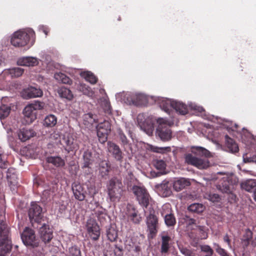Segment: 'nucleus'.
<instances>
[{"label": "nucleus", "instance_id": "ddd939ff", "mask_svg": "<svg viewBox=\"0 0 256 256\" xmlns=\"http://www.w3.org/2000/svg\"><path fill=\"white\" fill-rule=\"evenodd\" d=\"M146 224L148 230L152 237H153L157 233L158 228V218L153 210L150 211V214L146 216Z\"/></svg>", "mask_w": 256, "mask_h": 256}, {"label": "nucleus", "instance_id": "bb28decb", "mask_svg": "<svg viewBox=\"0 0 256 256\" xmlns=\"http://www.w3.org/2000/svg\"><path fill=\"white\" fill-rule=\"evenodd\" d=\"M170 238L167 234H162V236L160 252L162 254L168 252L170 249Z\"/></svg>", "mask_w": 256, "mask_h": 256}, {"label": "nucleus", "instance_id": "69168bd1", "mask_svg": "<svg viewBox=\"0 0 256 256\" xmlns=\"http://www.w3.org/2000/svg\"><path fill=\"white\" fill-rule=\"evenodd\" d=\"M188 225H191L196 224V220L193 218H190L188 222Z\"/></svg>", "mask_w": 256, "mask_h": 256}, {"label": "nucleus", "instance_id": "0e129e2a", "mask_svg": "<svg viewBox=\"0 0 256 256\" xmlns=\"http://www.w3.org/2000/svg\"><path fill=\"white\" fill-rule=\"evenodd\" d=\"M114 246H115V249L114 250V252L115 254H116L117 251H119L120 252H121L122 251V247L118 246L117 245H115Z\"/></svg>", "mask_w": 256, "mask_h": 256}, {"label": "nucleus", "instance_id": "423d86ee", "mask_svg": "<svg viewBox=\"0 0 256 256\" xmlns=\"http://www.w3.org/2000/svg\"><path fill=\"white\" fill-rule=\"evenodd\" d=\"M44 104L40 101L28 104L23 110V114L28 123H32L36 118V110L44 108Z\"/></svg>", "mask_w": 256, "mask_h": 256}, {"label": "nucleus", "instance_id": "6e6552de", "mask_svg": "<svg viewBox=\"0 0 256 256\" xmlns=\"http://www.w3.org/2000/svg\"><path fill=\"white\" fill-rule=\"evenodd\" d=\"M132 191L140 204L146 208L149 204L150 195L146 189L143 186H134Z\"/></svg>", "mask_w": 256, "mask_h": 256}, {"label": "nucleus", "instance_id": "dca6fc26", "mask_svg": "<svg viewBox=\"0 0 256 256\" xmlns=\"http://www.w3.org/2000/svg\"><path fill=\"white\" fill-rule=\"evenodd\" d=\"M86 227L88 231L94 240H97L100 236V228L96 222L92 220H89L87 222Z\"/></svg>", "mask_w": 256, "mask_h": 256}, {"label": "nucleus", "instance_id": "e2e57ef3", "mask_svg": "<svg viewBox=\"0 0 256 256\" xmlns=\"http://www.w3.org/2000/svg\"><path fill=\"white\" fill-rule=\"evenodd\" d=\"M40 30L42 31L45 34L46 36L48 35L49 32V30L48 28L44 26H42L40 28Z\"/></svg>", "mask_w": 256, "mask_h": 256}, {"label": "nucleus", "instance_id": "4c0bfd02", "mask_svg": "<svg viewBox=\"0 0 256 256\" xmlns=\"http://www.w3.org/2000/svg\"><path fill=\"white\" fill-rule=\"evenodd\" d=\"M57 123V118L54 114H49L46 116L44 120V125L45 126L52 128Z\"/></svg>", "mask_w": 256, "mask_h": 256}, {"label": "nucleus", "instance_id": "7ed1b4c3", "mask_svg": "<svg viewBox=\"0 0 256 256\" xmlns=\"http://www.w3.org/2000/svg\"><path fill=\"white\" fill-rule=\"evenodd\" d=\"M122 184L121 180L114 177L110 179L106 185L108 197L112 202H118L122 195Z\"/></svg>", "mask_w": 256, "mask_h": 256}, {"label": "nucleus", "instance_id": "2eb2a0df", "mask_svg": "<svg viewBox=\"0 0 256 256\" xmlns=\"http://www.w3.org/2000/svg\"><path fill=\"white\" fill-rule=\"evenodd\" d=\"M127 100L129 104L136 106H140L147 102V98L142 94H132L127 96Z\"/></svg>", "mask_w": 256, "mask_h": 256}, {"label": "nucleus", "instance_id": "2f4dec72", "mask_svg": "<svg viewBox=\"0 0 256 256\" xmlns=\"http://www.w3.org/2000/svg\"><path fill=\"white\" fill-rule=\"evenodd\" d=\"M80 74L82 77L84 78L87 82L91 84H96L98 81L97 77L90 72H82Z\"/></svg>", "mask_w": 256, "mask_h": 256}, {"label": "nucleus", "instance_id": "a18cd8bd", "mask_svg": "<svg viewBox=\"0 0 256 256\" xmlns=\"http://www.w3.org/2000/svg\"><path fill=\"white\" fill-rule=\"evenodd\" d=\"M56 190V185H53L52 188H50V189H46L43 191L42 192V196L46 200L50 198L52 196Z\"/></svg>", "mask_w": 256, "mask_h": 256}, {"label": "nucleus", "instance_id": "72a5a7b5", "mask_svg": "<svg viewBox=\"0 0 256 256\" xmlns=\"http://www.w3.org/2000/svg\"><path fill=\"white\" fill-rule=\"evenodd\" d=\"M172 108L182 115H184L188 112V108L186 105L180 102L174 101Z\"/></svg>", "mask_w": 256, "mask_h": 256}, {"label": "nucleus", "instance_id": "f3484780", "mask_svg": "<svg viewBox=\"0 0 256 256\" xmlns=\"http://www.w3.org/2000/svg\"><path fill=\"white\" fill-rule=\"evenodd\" d=\"M170 212V209L169 208V205H164L162 206L161 214L164 217V222L168 226H173L176 222V218L174 214L169 213Z\"/></svg>", "mask_w": 256, "mask_h": 256}, {"label": "nucleus", "instance_id": "7c9ffc66", "mask_svg": "<svg viewBox=\"0 0 256 256\" xmlns=\"http://www.w3.org/2000/svg\"><path fill=\"white\" fill-rule=\"evenodd\" d=\"M174 102V100L169 99L162 98L160 102V107L166 112L170 113V110L172 108Z\"/></svg>", "mask_w": 256, "mask_h": 256}, {"label": "nucleus", "instance_id": "a19ab883", "mask_svg": "<svg viewBox=\"0 0 256 256\" xmlns=\"http://www.w3.org/2000/svg\"><path fill=\"white\" fill-rule=\"evenodd\" d=\"M78 90L80 92H82L83 94L90 97L93 96L94 94V92L91 88L86 84H80L78 87Z\"/></svg>", "mask_w": 256, "mask_h": 256}, {"label": "nucleus", "instance_id": "c756f323", "mask_svg": "<svg viewBox=\"0 0 256 256\" xmlns=\"http://www.w3.org/2000/svg\"><path fill=\"white\" fill-rule=\"evenodd\" d=\"M57 92L61 98H66L69 100H72L73 98V94L71 90L64 86L58 88Z\"/></svg>", "mask_w": 256, "mask_h": 256}, {"label": "nucleus", "instance_id": "3c124183", "mask_svg": "<svg viewBox=\"0 0 256 256\" xmlns=\"http://www.w3.org/2000/svg\"><path fill=\"white\" fill-rule=\"evenodd\" d=\"M200 248L202 252L206 253V255L205 256H212L214 254L213 250L208 245H202Z\"/></svg>", "mask_w": 256, "mask_h": 256}, {"label": "nucleus", "instance_id": "aec40b11", "mask_svg": "<svg viewBox=\"0 0 256 256\" xmlns=\"http://www.w3.org/2000/svg\"><path fill=\"white\" fill-rule=\"evenodd\" d=\"M108 147L109 152L112 154L113 156L116 160L122 161L123 158L122 153L118 145L109 142H108Z\"/></svg>", "mask_w": 256, "mask_h": 256}, {"label": "nucleus", "instance_id": "a878e982", "mask_svg": "<svg viewBox=\"0 0 256 256\" xmlns=\"http://www.w3.org/2000/svg\"><path fill=\"white\" fill-rule=\"evenodd\" d=\"M34 132L32 130L24 128L20 130L18 133L19 139L22 142H26L30 138L34 136Z\"/></svg>", "mask_w": 256, "mask_h": 256}, {"label": "nucleus", "instance_id": "603ef678", "mask_svg": "<svg viewBox=\"0 0 256 256\" xmlns=\"http://www.w3.org/2000/svg\"><path fill=\"white\" fill-rule=\"evenodd\" d=\"M69 256H81L80 250L76 246H72L69 248Z\"/></svg>", "mask_w": 256, "mask_h": 256}, {"label": "nucleus", "instance_id": "ea45409f", "mask_svg": "<svg viewBox=\"0 0 256 256\" xmlns=\"http://www.w3.org/2000/svg\"><path fill=\"white\" fill-rule=\"evenodd\" d=\"M5 70L6 72H8L12 77L20 76L24 72V70L19 67H13Z\"/></svg>", "mask_w": 256, "mask_h": 256}, {"label": "nucleus", "instance_id": "4468645a", "mask_svg": "<svg viewBox=\"0 0 256 256\" xmlns=\"http://www.w3.org/2000/svg\"><path fill=\"white\" fill-rule=\"evenodd\" d=\"M22 96L24 99L40 97L42 96V91L38 88L29 86L24 89L22 92Z\"/></svg>", "mask_w": 256, "mask_h": 256}, {"label": "nucleus", "instance_id": "13d9d810", "mask_svg": "<svg viewBox=\"0 0 256 256\" xmlns=\"http://www.w3.org/2000/svg\"><path fill=\"white\" fill-rule=\"evenodd\" d=\"M223 239H224V241L225 242L227 243L228 248H232V246L231 243H230L231 240L230 238L228 235V234H226L224 236Z\"/></svg>", "mask_w": 256, "mask_h": 256}, {"label": "nucleus", "instance_id": "6ab92c4d", "mask_svg": "<svg viewBox=\"0 0 256 256\" xmlns=\"http://www.w3.org/2000/svg\"><path fill=\"white\" fill-rule=\"evenodd\" d=\"M6 177L9 186L12 191L14 192L18 188V177L15 173V170L13 168H8L7 171Z\"/></svg>", "mask_w": 256, "mask_h": 256}, {"label": "nucleus", "instance_id": "052dcab7", "mask_svg": "<svg viewBox=\"0 0 256 256\" xmlns=\"http://www.w3.org/2000/svg\"><path fill=\"white\" fill-rule=\"evenodd\" d=\"M135 224H138L142 220V218L138 214L136 215L132 220Z\"/></svg>", "mask_w": 256, "mask_h": 256}, {"label": "nucleus", "instance_id": "412c9836", "mask_svg": "<svg viewBox=\"0 0 256 256\" xmlns=\"http://www.w3.org/2000/svg\"><path fill=\"white\" fill-rule=\"evenodd\" d=\"M83 159L84 163L82 168H88V170H86L85 173L87 175L90 176L92 172L90 166L94 162L92 152L88 150L85 151L83 154Z\"/></svg>", "mask_w": 256, "mask_h": 256}, {"label": "nucleus", "instance_id": "774afa93", "mask_svg": "<svg viewBox=\"0 0 256 256\" xmlns=\"http://www.w3.org/2000/svg\"><path fill=\"white\" fill-rule=\"evenodd\" d=\"M252 198L255 202H256V188L254 190L252 194Z\"/></svg>", "mask_w": 256, "mask_h": 256}, {"label": "nucleus", "instance_id": "de8ad7c7", "mask_svg": "<svg viewBox=\"0 0 256 256\" xmlns=\"http://www.w3.org/2000/svg\"><path fill=\"white\" fill-rule=\"evenodd\" d=\"M101 106L105 112L107 114L111 113V106L110 102L106 98H103L102 100Z\"/></svg>", "mask_w": 256, "mask_h": 256}, {"label": "nucleus", "instance_id": "cd10ccee", "mask_svg": "<svg viewBox=\"0 0 256 256\" xmlns=\"http://www.w3.org/2000/svg\"><path fill=\"white\" fill-rule=\"evenodd\" d=\"M83 120L84 124L89 128H90L94 123H97L98 122L96 116L91 113L84 114L83 116Z\"/></svg>", "mask_w": 256, "mask_h": 256}, {"label": "nucleus", "instance_id": "0eeeda50", "mask_svg": "<svg viewBox=\"0 0 256 256\" xmlns=\"http://www.w3.org/2000/svg\"><path fill=\"white\" fill-rule=\"evenodd\" d=\"M238 178L234 175L226 176L222 178L220 182L216 186L217 188L223 193L229 194L232 192L234 186L237 184Z\"/></svg>", "mask_w": 256, "mask_h": 256}, {"label": "nucleus", "instance_id": "5fc2aeb1", "mask_svg": "<svg viewBox=\"0 0 256 256\" xmlns=\"http://www.w3.org/2000/svg\"><path fill=\"white\" fill-rule=\"evenodd\" d=\"M154 166L156 169L162 170L166 168V164L163 160H157L154 163Z\"/></svg>", "mask_w": 256, "mask_h": 256}, {"label": "nucleus", "instance_id": "e433bc0d", "mask_svg": "<svg viewBox=\"0 0 256 256\" xmlns=\"http://www.w3.org/2000/svg\"><path fill=\"white\" fill-rule=\"evenodd\" d=\"M38 60L36 58L25 56L18 58L16 64H38Z\"/></svg>", "mask_w": 256, "mask_h": 256}, {"label": "nucleus", "instance_id": "8fccbe9b", "mask_svg": "<svg viewBox=\"0 0 256 256\" xmlns=\"http://www.w3.org/2000/svg\"><path fill=\"white\" fill-rule=\"evenodd\" d=\"M214 246L216 252L220 256H230L227 252L224 249L222 248L218 244L214 243Z\"/></svg>", "mask_w": 256, "mask_h": 256}, {"label": "nucleus", "instance_id": "9d476101", "mask_svg": "<svg viewBox=\"0 0 256 256\" xmlns=\"http://www.w3.org/2000/svg\"><path fill=\"white\" fill-rule=\"evenodd\" d=\"M28 214L32 223H40L44 218L42 207L36 202L31 203Z\"/></svg>", "mask_w": 256, "mask_h": 256}, {"label": "nucleus", "instance_id": "49530a36", "mask_svg": "<svg viewBox=\"0 0 256 256\" xmlns=\"http://www.w3.org/2000/svg\"><path fill=\"white\" fill-rule=\"evenodd\" d=\"M252 237V232L250 229H246L243 236V244L247 246L249 244V241Z\"/></svg>", "mask_w": 256, "mask_h": 256}, {"label": "nucleus", "instance_id": "f8f14e48", "mask_svg": "<svg viewBox=\"0 0 256 256\" xmlns=\"http://www.w3.org/2000/svg\"><path fill=\"white\" fill-rule=\"evenodd\" d=\"M60 144L63 146L64 150L68 152L76 151L78 148L76 140L70 134H66L60 140Z\"/></svg>", "mask_w": 256, "mask_h": 256}, {"label": "nucleus", "instance_id": "5701e85b", "mask_svg": "<svg viewBox=\"0 0 256 256\" xmlns=\"http://www.w3.org/2000/svg\"><path fill=\"white\" fill-rule=\"evenodd\" d=\"M226 143L224 149L226 152L234 154L238 151L237 144L228 135L225 136Z\"/></svg>", "mask_w": 256, "mask_h": 256}, {"label": "nucleus", "instance_id": "79ce46f5", "mask_svg": "<svg viewBox=\"0 0 256 256\" xmlns=\"http://www.w3.org/2000/svg\"><path fill=\"white\" fill-rule=\"evenodd\" d=\"M8 166L6 156L2 148L0 146V168L6 169Z\"/></svg>", "mask_w": 256, "mask_h": 256}, {"label": "nucleus", "instance_id": "4d7b16f0", "mask_svg": "<svg viewBox=\"0 0 256 256\" xmlns=\"http://www.w3.org/2000/svg\"><path fill=\"white\" fill-rule=\"evenodd\" d=\"M208 199L212 202H218L220 200V196L218 194H210L208 196Z\"/></svg>", "mask_w": 256, "mask_h": 256}, {"label": "nucleus", "instance_id": "4be33fe9", "mask_svg": "<svg viewBox=\"0 0 256 256\" xmlns=\"http://www.w3.org/2000/svg\"><path fill=\"white\" fill-rule=\"evenodd\" d=\"M156 188L164 197L169 196L172 193L171 184L166 180H164L161 184H158Z\"/></svg>", "mask_w": 256, "mask_h": 256}, {"label": "nucleus", "instance_id": "b1692460", "mask_svg": "<svg viewBox=\"0 0 256 256\" xmlns=\"http://www.w3.org/2000/svg\"><path fill=\"white\" fill-rule=\"evenodd\" d=\"M190 184V180L185 178H180L176 180L173 183L174 189L176 192H180L189 186Z\"/></svg>", "mask_w": 256, "mask_h": 256}, {"label": "nucleus", "instance_id": "9b49d317", "mask_svg": "<svg viewBox=\"0 0 256 256\" xmlns=\"http://www.w3.org/2000/svg\"><path fill=\"white\" fill-rule=\"evenodd\" d=\"M21 238L26 246L32 248L37 247L38 246V242L36 238L34 231L28 228L24 229L21 234Z\"/></svg>", "mask_w": 256, "mask_h": 256}, {"label": "nucleus", "instance_id": "338daca9", "mask_svg": "<svg viewBox=\"0 0 256 256\" xmlns=\"http://www.w3.org/2000/svg\"><path fill=\"white\" fill-rule=\"evenodd\" d=\"M251 244L253 247L256 246V236L252 240Z\"/></svg>", "mask_w": 256, "mask_h": 256}, {"label": "nucleus", "instance_id": "1a4fd4ad", "mask_svg": "<svg viewBox=\"0 0 256 256\" xmlns=\"http://www.w3.org/2000/svg\"><path fill=\"white\" fill-rule=\"evenodd\" d=\"M96 128L100 142L102 144L105 142L107 140L108 134L111 131L110 123L108 120H104L98 124Z\"/></svg>", "mask_w": 256, "mask_h": 256}, {"label": "nucleus", "instance_id": "6e6d98bb", "mask_svg": "<svg viewBox=\"0 0 256 256\" xmlns=\"http://www.w3.org/2000/svg\"><path fill=\"white\" fill-rule=\"evenodd\" d=\"M138 214V211L133 207L128 208V216L131 220Z\"/></svg>", "mask_w": 256, "mask_h": 256}, {"label": "nucleus", "instance_id": "39448f33", "mask_svg": "<svg viewBox=\"0 0 256 256\" xmlns=\"http://www.w3.org/2000/svg\"><path fill=\"white\" fill-rule=\"evenodd\" d=\"M158 126L156 132V136L162 141L170 140L172 136V132L168 121L162 118H158Z\"/></svg>", "mask_w": 256, "mask_h": 256}, {"label": "nucleus", "instance_id": "473e14b6", "mask_svg": "<svg viewBox=\"0 0 256 256\" xmlns=\"http://www.w3.org/2000/svg\"><path fill=\"white\" fill-rule=\"evenodd\" d=\"M46 162L56 167L63 166L65 164L64 160L60 156H48Z\"/></svg>", "mask_w": 256, "mask_h": 256}, {"label": "nucleus", "instance_id": "393cba45", "mask_svg": "<svg viewBox=\"0 0 256 256\" xmlns=\"http://www.w3.org/2000/svg\"><path fill=\"white\" fill-rule=\"evenodd\" d=\"M74 194L76 199L82 201L85 198L84 190L80 184H76L72 187Z\"/></svg>", "mask_w": 256, "mask_h": 256}, {"label": "nucleus", "instance_id": "f257e3e1", "mask_svg": "<svg viewBox=\"0 0 256 256\" xmlns=\"http://www.w3.org/2000/svg\"><path fill=\"white\" fill-rule=\"evenodd\" d=\"M192 154L184 155V162L188 165L194 166L200 170L206 169L210 166L209 160L200 156L208 157L210 156V152L206 148L198 146H192Z\"/></svg>", "mask_w": 256, "mask_h": 256}, {"label": "nucleus", "instance_id": "f03ea898", "mask_svg": "<svg viewBox=\"0 0 256 256\" xmlns=\"http://www.w3.org/2000/svg\"><path fill=\"white\" fill-rule=\"evenodd\" d=\"M35 32L32 29L20 30L14 32L11 36L10 43L15 47H23L30 42L33 44Z\"/></svg>", "mask_w": 256, "mask_h": 256}, {"label": "nucleus", "instance_id": "09e8293b", "mask_svg": "<svg viewBox=\"0 0 256 256\" xmlns=\"http://www.w3.org/2000/svg\"><path fill=\"white\" fill-rule=\"evenodd\" d=\"M178 248L180 252L184 256H196V254L194 250L182 246H178Z\"/></svg>", "mask_w": 256, "mask_h": 256}, {"label": "nucleus", "instance_id": "680f3d73", "mask_svg": "<svg viewBox=\"0 0 256 256\" xmlns=\"http://www.w3.org/2000/svg\"><path fill=\"white\" fill-rule=\"evenodd\" d=\"M107 216V215L106 214V212H105V216L101 215L98 216V220L100 221V222L104 223L106 220V218Z\"/></svg>", "mask_w": 256, "mask_h": 256}, {"label": "nucleus", "instance_id": "c03bdc74", "mask_svg": "<svg viewBox=\"0 0 256 256\" xmlns=\"http://www.w3.org/2000/svg\"><path fill=\"white\" fill-rule=\"evenodd\" d=\"M10 106L4 104L0 106V118L3 119L7 117L10 114Z\"/></svg>", "mask_w": 256, "mask_h": 256}, {"label": "nucleus", "instance_id": "c9c22d12", "mask_svg": "<svg viewBox=\"0 0 256 256\" xmlns=\"http://www.w3.org/2000/svg\"><path fill=\"white\" fill-rule=\"evenodd\" d=\"M54 77L58 81L63 84L70 85L72 84V80L63 73L56 72L54 74Z\"/></svg>", "mask_w": 256, "mask_h": 256}, {"label": "nucleus", "instance_id": "c85d7f7f", "mask_svg": "<svg viewBox=\"0 0 256 256\" xmlns=\"http://www.w3.org/2000/svg\"><path fill=\"white\" fill-rule=\"evenodd\" d=\"M240 187L242 189L250 192L256 188V180L249 179L242 182L240 184Z\"/></svg>", "mask_w": 256, "mask_h": 256}, {"label": "nucleus", "instance_id": "bf43d9fd", "mask_svg": "<svg viewBox=\"0 0 256 256\" xmlns=\"http://www.w3.org/2000/svg\"><path fill=\"white\" fill-rule=\"evenodd\" d=\"M106 210L102 208H100L98 209L95 212V214L96 217H98L100 216L103 215L105 216Z\"/></svg>", "mask_w": 256, "mask_h": 256}, {"label": "nucleus", "instance_id": "37998d69", "mask_svg": "<svg viewBox=\"0 0 256 256\" xmlns=\"http://www.w3.org/2000/svg\"><path fill=\"white\" fill-rule=\"evenodd\" d=\"M108 239L111 242L115 241L118 238V233L114 227L110 226L106 230Z\"/></svg>", "mask_w": 256, "mask_h": 256}, {"label": "nucleus", "instance_id": "20e7f679", "mask_svg": "<svg viewBox=\"0 0 256 256\" xmlns=\"http://www.w3.org/2000/svg\"><path fill=\"white\" fill-rule=\"evenodd\" d=\"M12 248L9 229L3 220H0V256H5Z\"/></svg>", "mask_w": 256, "mask_h": 256}, {"label": "nucleus", "instance_id": "a211bd4d", "mask_svg": "<svg viewBox=\"0 0 256 256\" xmlns=\"http://www.w3.org/2000/svg\"><path fill=\"white\" fill-rule=\"evenodd\" d=\"M39 234L42 240L46 244L49 242L53 238L52 232L49 226L44 224L39 229Z\"/></svg>", "mask_w": 256, "mask_h": 256}, {"label": "nucleus", "instance_id": "58836bf2", "mask_svg": "<svg viewBox=\"0 0 256 256\" xmlns=\"http://www.w3.org/2000/svg\"><path fill=\"white\" fill-rule=\"evenodd\" d=\"M110 166L106 161H102L100 164L99 173L102 177L108 175Z\"/></svg>", "mask_w": 256, "mask_h": 256}, {"label": "nucleus", "instance_id": "f704fd0d", "mask_svg": "<svg viewBox=\"0 0 256 256\" xmlns=\"http://www.w3.org/2000/svg\"><path fill=\"white\" fill-rule=\"evenodd\" d=\"M188 210L192 212L200 214L205 210V206L202 204L194 203L188 206Z\"/></svg>", "mask_w": 256, "mask_h": 256}, {"label": "nucleus", "instance_id": "864d4df0", "mask_svg": "<svg viewBox=\"0 0 256 256\" xmlns=\"http://www.w3.org/2000/svg\"><path fill=\"white\" fill-rule=\"evenodd\" d=\"M118 136L120 138V140H121L122 144L126 145L128 144V140L127 139L126 135L124 133V132L122 131V130L119 129L118 130Z\"/></svg>", "mask_w": 256, "mask_h": 256}]
</instances>
